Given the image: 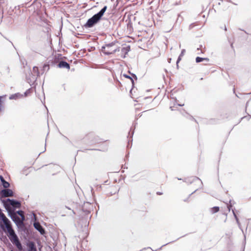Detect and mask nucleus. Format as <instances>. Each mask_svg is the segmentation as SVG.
Returning a JSON list of instances; mask_svg holds the SVG:
<instances>
[{
  "mask_svg": "<svg viewBox=\"0 0 251 251\" xmlns=\"http://www.w3.org/2000/svg\"><path fill=\"white\" fill-rule=\"evenodd\" d=\"M46 68H47L48 69L49 68V65H44V69H46Z\"/></svg>",
  "mask_w": 251,
  "mask_h": 251,
  "instance_id": "nucleus-20",
  "label": "nucleus"
},
{
  "mask_svg": "<svg viewBox=\"0 0 251 251\" xmlns=\"http://www.w3.org/2000/svg\"><path fill=\"white\" fill-rule=\"evenodd\" d=\"M11 251H13L11 250Z\"/></svg>",
  "mask_w": 251,
  "mask_h": 251,
  "instance_id": "nucleus-24",
  "label": "nucleus"
},
{
  "mask_svg": "<svg viewBox=\"0 0 251 251\" xmlns=\"http://www.w3.org/2000/svg\"><path fill=\"white\" fill-rule=\"evenodd\" d=\"M106 9L107 6H104L99 13L94 15L92 18L87 21V23L84 25L85 27H91L97 24L103 15Z\"/></svg>",
  "mask_w": 251,
  "mask_h": 251,
  "instance_id": "nucleus-2",
  "label": "nucleus"
},
{
  "mask_svg": "<svg viewBox=\"0 0 251 251\" xmlns=\"http://www.w3.org/2000/svg\"><path fill=\"white\" fill-rule=\"evenodd\" d=\"M184 50H183L181 52V54L179 55V56L178 57V59H177V62H176V64H177V65L178 66V62L180 61V60L181 59V56H183V54L184 53Z\"/></svg>",
  "mask_w": 251,
  "mask_h": 251,
  "instance_id": "nucleus-17",
  "label": "nucleus"
},
{
  "mask_svg": "<svg viewBox=\"0 0 251 251\" xmlns=\"http://www.w3.org/2000/svg\"><path fill=\"white\" fill-rule=\"evenodd\" d=\"M33 72L34 74H35L37 75H39V72L38 70V68L37 67H34L33 68Z\"/></svg>",
  "mask_w": 251,
  "mask_h": 251,
  "instance_id": "nucleus-16",
  "label": "nucleus"
},
{
  "mask_svg": "<svg viewBox=\"0 0 251 251\" xmlns=\"http://www.w3.org/2000/svg\"><path fill=\"white\" fill-rule=\"evenodd\" d=\"M58 66L59 68H65L68 69H70V65L66 62L65 61H60L58 64Z\"/></svg>",
  "mask_w": 251,
  "mask_h": 251,
  "instance_id": "nucleus-9",
  "label": "nucleus"
},
{
  "mask_svg": "<svg viewBox=\"0 0 251 251\" xmlns=\"http://www.w3.org/2000/svg\"><path fill=\"white\" fill-rule=\"evenodd\" d=\"M23 97V95L20 93H16L11 95L9 97L10 100H17Z\"/></svg>",
  "mask_w": 251,
  "mask_h": 251,
  "instance_id": "nucleus-11",
  "label": "nucleus"
},
{
  "mask_svg": "<svg viewBox=\"0 0 251 251\" xmlns=\"http://www.w3.org/2000/svg\"><path fill=\"white\" fill-rule=\"evenodd\" d=\"M28 251H37L35 244L33 242H29L27 244Z\"/></svg>",
  "mask_w": 251,
  "mask_h": 251,
  "instance_id": "nucleus-8",
  "label": "nucleus"
},
{
  "mask_svg": "<svg viewBox=\"0 0 251 251\" xmlns=\"http://www.w3.org/2000/svg\"><path fill=\"white\" fill-rule=\"evenodd\" d=\"M157 194L158 195H162L163 193H161V192H157Z\"/></svg>",
  "mask_w": 251,
  "mask_h": 251,
  "instance_id": "nucleus-22",
  "label": "nucleus"
},
{
  "mask_svg": "<svg viewBox=\"0 0 251 251\" xmlns=\"http://www.w3.org/2000/svg\"><path fill=\"white\" fill-rule=\"evenodd\" d=\"M178 105H179V106H183V105H184V104H178Z\"/></svg>",
  "mask_w": 251,
  "mask_h": 251,
  "instance_id": "nucleus-23",
  "label": "nucleus"
},
{
  "mask_svg": "<svg viewBox=\"0 0 251 251\" xmlns=\"http://www.w3.org/2000/svg\"><path fill=\"white\" fill-rule=\"evenodd\" d=\"M0 220L2 222L3 224L1 225V228L3 230L7 233V235L9 238L10 237H12L16 235L14 230L12 227L10 221L8 218L5 216V215L2 212L0 209Z\"/></svg>",
  "mask_w": 251,
  "mask_h": 251,
  "instance_id": "nucleus-1",
  "label": "nucleus"
},
{
  "mask_svg": "<svg viewBox=\"0 0 251 251\" xmlns=\"http://www.w3.org/2000/svg\"><path fill=\"white\" fill-rule=\"evenodd\" d=\"M0 180L2 183V185L4 188H7L9 187V186H10L9 183L8 182L6 181L3 177L1 176Z\"/></svg>",
  "mask_w": 251,
  "mask_h": 251,
  "instance_id": "nucleus-13",
  "label": "nucleus"
},
{
  "mask_svg": "<svg viewBox=\"0 0 251 251\" xmlns=\"http://www.w3.org/2000/svg\"><path fill=\"white\" fill-rule=\"evenodd\" d=\"M11 251H13L11 250Z\"/></svg>",
  "mask_w": 251,
  "mask_h": 251,
  "instance_id": "nucleus-25",
  "label": "nucleus"
},
{
  "mask_svg": "<svg viewBox=\"0 0 251 251\" xmlns=\"http://www.w3.org/2000/svg\"><path fill=\"white\" fill-rule=\"evenodd\" d=\"M1 194L4 197H12L13 195V192L11 189H6L1 191Z\"/></svg>",
  "mask_w": 251,
  "mask_h": 251,
  "instance_id": "nucleus-5",
  "label": "nucleus"
},
{
  "mask_svg": "<svg viewBox=\"0 0 251 251\" xmlns=\"http://www.w3.org/2000/svg\"><path fill=\"white\" fill-rule=\"evenodd\" d=\"M102 50L105 54H110L116 51L117 49L114 47V44L111 43L106 45L105 46L103 47Z\"/></svg>",
  "mask_w": 251,
  "mask_h": 251,
  "instance_id": "nucleus-3",
  "label": "nucleus"
},
{
  "mask_svg": "<svg viewBox=\"0 0 251 251\" xmlns=\"http://www.w3.org/2000/svg\"><path fill=\"white\" fill-rule=\"evenodd\" d=\"M9 239L10 241L13 243V244L15 245L17 248L20 251H21L22 250V246L20 242L19 241V239L16 234L12 237H10Z\"/></svg>",
  "mask_w": 251,
  "mask_h": 251,
  "instance_id": "nucleus-4",
  "label": "nucleus"
},
{
  "mask_svg": "<svg viewBox=\"0 0 251 251\" xmlns=\"http://www.w3.org/2000/svg\"><path fill=\"white\" fill-rule=\"evenodd\" d=\"M124 76H125L126 78H130L132 82H133V79L131 77H130L129 76H128V75H124Z\"/></svg>",
  "mask_w": 251,
  "mask_h": 251,
  "instance_id": "nucleus-19",
  "label": "nucleus"
},
{
  "mask_svg": "<svg viewBox=\"0 0 251 251\" xmlns=\"http://www.w3.org/2000/svg\"><path fill=\"white\" fill-rule=\"evenodd\" d=\"M230 206H231L230 205H228L226 206V207H227V210H228V211H230Z\"/></svg>",
  "mask_w": 251,
  "mask_h": 251,
  "instance_id": "nucleus-21",
  "label": "nucleus"
},
{
  "mask_svg": "<svg viewBox=\"0 0 251 251\" xmlns=\"http://www.w3.org/2000/svg\"><path fill=\"white\" fill-rule=\"evenodd\" d=\"M5 96H0V111L3 108L4 101L5 99Z\"/></svg>",
  "mask_w": 251,
  "mask_h": 251,
  "instance_id": "nucleus-12",
  "label": "nucleus"
},
{
  "mask_svg": "<svg viewBox=\"0 0 251 251\" xmlns=\"http://www.w3.org/2000/svg\"><path fill=\"white\" fill-rule=\"evenodd\" d=\"M204 60H206L207 61L209 60L207 58H201V57H197L196 58V62L197 63H199V62H201Z\"/></svg>",
  "mask_w": 251,
  "mask_h": 251,
  "instance_id": "nucleus-15",
  "label": "nucleus"
},
{
  "mask_svg": "<svg viewBox=\"0 0 251 251\" xmlns=\"http://www.w3.org/2000/svg\"><path fill=\"white\" fill-rule=\"evenodd\" d=\"M34 227L38 230L41 234H43L45 233V230L41 226L39 222H35L34 223Z\"/></svg>",
  "mask_w": 251,
  "mask_h": 251,
  "instance_id": "nucleus-7",
  "label": "nucleus"
},
{
  "mask_svg": "<svg viewBox=\"0 0 251 251\" xmlns=\"http://www.w3.org/2000/svg\"><path fill=\"white\" fill-rule=\"evenodd\" d=\"M86 136L91 142H93L95 144L99 143V140L100 139L98 138V137L90 133L87 134Z\"/></svg>",
  "mask_w": 251,
  "mask_h": 251,
  "instance_id": "nucleus-6",
  "label": "nucleus"
},
{
  "mask_svg": "<svg viewBox=\"0 0 251 251\" xmlns=\"http://www.w3.org/2000/svg\"><path fill=\"white\" fill-rule=\"evenodd\" d=\"M220 210L218 206H214L210 209V212L212 214L218 212Z\"/></svg>",
  "mask_w": 251,
  "mask_h": 251,
  "instance_id": "nucleus-14",
  "label": "nucleus"
},
{
  "mask_svg": "<svg viewBox=\"0 0 251 251\" xmlns=\"http://www.w3.org/2000/svg\"><path fill=\"white\" fill-rule=\"evenodd\" d=\"M10 204L13 207L19 208L21 206V203L17 201L14 200H9Z\"/></svg>",
  "mask_w": 251,
  "mask_h": 251,
  "instance_id": "nucleus-10",
  "label": "nucleus"
},
{
  "mask_svg": "<svg viewBox=\"0 0 251 251\" xmlns=\"http://www.w3.org/2000/svg\"><path fill=\"white\" fill-rule=\"evenodd\" d=\"M18 214L21 216L22 217H23V219H24V216L23 215V212L22 211H18Z\"/></svg>",
  "mask_w": 251,
  "mask_h": 251,
  "instance_id": "nucleus-18",
  "label": "nucleus"
}]
</instances>
